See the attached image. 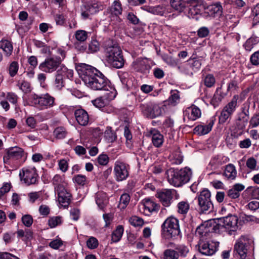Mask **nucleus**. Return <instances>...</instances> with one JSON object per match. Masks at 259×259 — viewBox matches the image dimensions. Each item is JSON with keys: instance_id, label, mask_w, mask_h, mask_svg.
Masks as SVG:
<instances>
[{"instance_id": "obj_26", "label": "nucleus", "mask_w": 259, "mask_h": 259, "mask_svg": "<svg viewBox=\"0 0 259 259\" xmlns=\"http://www.w3.org/2000/svg\"><path fill=\"white\" fill-rule=\"evenodd\" d=\"M152 141L156 147H160L163 143V136L158 131L154 130L152 133Z\"/></svg>"}, {"instance_id": "obj_44", "label": "nucleus", "mask_w": 259, "mask_h": 259, "mask_svg": "<svg viewBox=\"0 0 259 259\" xmlns=\"http://www.w3.org/2000/svg\"><path fill=\"white\" fill-rule=\"evenodd\" d=\"M176 252L174 249H166L163 253V259H178Z\"/></svg>"}, {"instance_id": "obj_57", "label": "nucleus", "mask_w": 259, "mask_h": 259, "mask_svg": "<svg viewBox=\"0 0 259 259\" xmlns=\"http://www.w3.org/2000/svg\"><path fill=\"white\" fill-rule=\"evenodd\" d=\"M256 160L253 157H250L247 159L246 165L247 167L251 171L256 169Z\"/></svg>"}, {"instance_id": "obj_29", "label": "nucleus", "mask_w": 259, "mask_h": 259, "mask_svg": "<svg viewBox=\"0 0 259 259\" xmlns=\"http://www.w3.org/2000/svg\"><path fill=\"white\" fill-rule=\"evenodd\" d=\"M238 95H234L231 100L223 108V109L232 115L235 112L237 106Z\"/></svg>"}, {"instance_id": "obj_47", "label": "nucleus", "mask_w": 259, "mask_h": 259, "mask_svg": "<svg viewBox=\"0 0 259 259\" xmlns=\"http://www.w3.org/2000/svg\"><path fill=\"white\" fill-rule=\"evenodd\" d=\"M55 85L58 89H61L64 86L63 75L59 70L57 71V74L56 76Z\"/></svg>"}, {"instance_id": "obj_32", "label": "nucleus", "mask_w": 259, "mask_h": 259, "mask_svg": "<svg viewBox=\"0 0 259 259\" xmlns=\"http://www.w3.org/2000/svg\"><path fill=\"white\" fill-rule=\"evenodd\" d=\"M174 250L177 253V256L178 259L180 257L184 258L186 257L189 251L188 247L184 244L177 245Z\"/></svg>"}, {"instance_id": "obj_10", "label": "nucleus", "mask_w": 259, "mask_h": 259, "mask_svg": "<svg viewBox=\"0 0 259 259\" xmlns=\"http://www.w3.org/2000/svg\"><path fill=\"white\" fill-rule=\"evenodd\" d=\"M61 63L62 59L60 57H50L39 65L38 68L43 72L52 73L57 70Z\"/></svg>"}, {"instance_id": "obj_59", "label": "nucleus", "mask_w": 259, "mask_h": 259, "mask_svg": "<svg viewBox=\"0 0 259 259\" xmlns=\"http://www.w3.org/2000/svg\"><path fill=\"white\" fill-rule=\"evenodd\" d=\"M54 19L57 25L62 26L65 22V16L62 14H57L54 16Z\"/></svg>"}, {"instance_id": "obj_31", "label": "nucleus", "mask_w": 259, "mask_h": 259, "mask_svg": "<svg viewBox=\"0 0 259 259\" xmlns=\"http://www.w3.org/2000/svg\"><path fill=\"white\" fill-rule=\"evenodd\" d=\"M0 49H2L6 53V55L10 56L13 52V46L11 42L7 39L0 41Z\"/></svg>"}, {"instance_id": "obj_35", "label": "nucleus", "mask_w": 259, "mask_h": 259, "mask_svg": "<svg viewBox=\"0 0 259 259\" xmlns=\"http://www.w3.org/2000/svg\"><path fill=\"white\" fill-rule=\"evenodd\" d=\"M144 208L145 211L150 213L157 209V205L150 199H145L144 200Z\"/></svg>"}, {"instance_id": "obj_15", "label": "nucleus", "mask_w": 259, "mask_h": 259, "mask_svg": "<svg viewBox=\"0 0 259 259\" xmlns=\"http://www.w3.org/2000/svg\"><path fill=\"white\" fill-rule=\"evenodd\" d=\"M221 221L223 223V226L228 230L230 235H233L238 229V219L235 215H228L221 219Z\"/></svg>"}, {"instance_id": "obj_37", "label": "nucleus", "mask_w": 259, "mask_h": 259, "mask_svg": "<svg viewBox=\"0 0 259 259\" xmlns=\"http://www.w3.org/2000/svg\"><path fill=\"white\" fill-rule=\"evenodd\" d=\"M123 233V227L121 225L118 226L112 234L111 239L112 241L114 242L119 241L122 236Z\"/></svg>"}, {"instance_id": "obj_1", "label": "nucleus", "mask_w": 259, "mask_h": 259, "mask_svg": "<svg viewBox=\"0 0 259 259\" xmlns=\"http://www.w3.org/2000/svg\"><path fill=\"white\" fill-rule=\"evenodd\" d=\"M76 70L85 84L94 90L110 91L112 88L106 77L96 68L85 64L76 66Z\"/></svg>"}, {"instance_id": "obj_16", "label": "nucleus", "mask_w": 259, "mask_h": 259, "mask_svg": "<svg viewBox=\"0 0 259 259\" xmlns=\"http://www.w3.org/2000/svg\"><path fill=\"white\" fill-rule=\"evenodd\" d=\"M114 172L115 179L117 182L123 181L128 177V165L122 162L116 161L114 164Z\"/></svg>"}, {"instance_id": "obj_64", "label": "nucleus", "mask_w": 259, "mask_h": 259, "mask_svg": "<svg viewBox=\"0 0 259 259\" xmlns=\"http://www.w3.org/2000/svg\"><path fill=\"white\" fill-rule=\"evenodd\" d=\"M252 15L254 20L259 22V4H257L252 10Z\"/></svg>"}, {"instance_id": "obj_43", "label": "nucleus", "mask_w": 259, "mask_h": 259, "mask_svg": "<svg viewBox=\"0 0 259 259\" xmlns=\"http://www.w3.org/2000/svg\"><path fill=\"white\" fill-rule=\"evenodd\" d=\"M204 228L208 229L210 231H215L219 229V225L217 224L213 220H209L201 224Z\"/></svg>"}, {"instance_id": "obj_62", "label": "nucleus", "mask_w": 259, "mask_h": 259, "mask_svg": "<svg viewBox=\"0 0 259 259\" xmlns=\"http://www.w3.org/2000/svg\"><path fill=\"white\" fill-rule=\"evenodd\" d=\"M251 127H255L259 125V114H254L249 121Z\"/></svg>"}, {"instance_id": "obj_63", "label": "nucleus", "mask_w": 259, "mask_h": 259, "mask_svg": "<svg viewBox=\"0 0 259 259\" xmlns=\"http://www.w3.org/2000/svg\"><path fill=\"white\" fill-rule=\"evenodd\" d=\"M246 207L251 210L255 211L259 208V201L256 200L252 201L248 203Z\"/></svg>"}, {"instance_id": "obj_19", "label": "nucleus", "mask_w": 259, "mask_h": 259, "mask_svg": "<svg viewBox=\"0 0 259 259\" xmlns=\"http://www.w3.org/2000/svg\"><path fill=\"white\" fill-rule=\"evenodd\" d=\"M201 112L197 106L193 105L186 109L184 112V118H187L189 120L194 121L200 117Z\"/></svg>"}, {"instance_id": "obj_27", "label": "nucleus", "mask_w": 259, "mask_h": 259, "mask_svg": "<svg viewBox=\"0 0 259 259\" xmlns=\"http://www.w3.org/2000/svg\"><path fill=\"white\" fill-rule=\"evenodd\" d=\"M68 135V131L64 126H58L55 128L53 131V135L56 140H62L65 139Z\"/></svg>"}, {"instance_id": "obj_55", "label": "nucleus", "mask_w": 259, "mask_h": 259, "mask_svg": "<svg viewBox=\"0 0 259 259\" xmlns=\"http://www.w3.org/2000/svg\"><path fill=\"white\" fill-rule=\"evenodd\" d=\"M19 89L25 93L31 91L30 83L26 81L23 80L21 83H18Z\"/></svg>"}, {"instance_id": "obj_49", "label": "nucleus", "mask_w": 259, "mask_h": 259, "mask_svg": "<svg viewBox=\"0 0 259 259\" xmlns=\"http://www.w3.org/2000/svg\"><path fill=\"white\" fill-rule=\"evenodd\" d=\"M180 99V96L178 92L172 93L168 99V104L172 106H175Z\"/></svg>"}, {"instance_id": "obj_17", "label": "nucleus", "mask_w": 259, "mask_h": 259, "mask_svg": "<svg viewBox=\"0 0 259 259\" xmlns=\"http://www.w3.org/2000/svg\"><path fill=\"white\" fill-rule=\"evenodd\" d=\"M58 196L59 203L66 208L68 206L70 202L71 194L67 192L65 187H60L58 190H55Z\"/></svg>"}, {"instance_id": "obj_28", "label": "nucleus", "mask_w": 259, "mask_h": 259, "mask_svg": "<svg viewBox=\"0 0 259 259\" xmlns=\"http://www.w3.org/2000/svg\"><path fill=\"white\" fill-rule=\"evenodd\" d=\"M224 97L225 95H224L221 92V88H218L210 101V104L214 107L218 106Z\"/></svg>"}, {"instance_id": "obj_11", "label": "nucleus", "mask_w": 259, "mask_h": 259, "mask_svg": "<svg viewBox=\"0 0 259 259\" xmlns=\"http://www.w3.org/2000/svg\"><path fill=\"white\" fill-rule=\"evenodd\" d=\"M101 5L97 0H88L81 8V15L84 19L98 13L101 10Z\"/></svg>"}, {"instance_id": "obj_53", "label": "nucleus", "mask_w": 259, "mask_h": 259, "mask_svg": "<svg viewBox=\"0 0 259 259\" xmlns=\"http://www.w3.org/2000/svg\"><path fill=\"white\" fill-rule=\"evenodd\" d=\"M162 60L168 65L170 66H176L177 64V61L171 56L166 54H164L162 56Z\"/></svg>"}, {"instance_id": "obj_12", "label": "nucleus", "mask_w": 259, "mask_h": 259, "mask_svg": "<svg viewBox=\"0 0 259 259\" xmlns=\"http://www.w3.org/2000/svg\"><path fill=\"white\" fill-rule=\"evenodd\" d=\"M19 176L21 180L28 186L35 184L37 182L38 175L35 167L23 168L20 171Z\"/></svg>"}, {"instance_id": "obj_51", "label": "nucleus", "mask_w": 259, "mask_h": 259, "mask_svg": "<svg viewBox=\"0 0 259 259\" xmlns=\"http://www.w3.org/2000/svg\"><path fill=\"white\" fill-rule=\"evenodd\" d=\"M231 115V114L223 109L219 116V123L221 124L224 123Z\"/></svg>"}, {"instance_id": "obj_38", "label": "nucleus", "mask_w": 259, "mask_h": 259, "mask_svg": "<svg viewBox=\"0 0 259 259\" xmlns=\"http://www.w3.org/2000/svg\"><path fill=\"white\" fill-rule=\"evenodd\" d=\"M73 181L80 186L83 187L88 184L89 181L85 176L82 175H75Z\"/></svg>"}, {"instance_id": "obj_58", "label": "nucleus", "mask_w": 259, "mask_h": 259, "mask_svg": "<svg viewBox=\"0 0 259 259\" xmlns=\"http://www.w3.org/2000/svg\"><path fill=\"white\" fill-rule=\"evenodd\" d=\"M109 161V158L107 154H102L98 157V163L102 165H106Z\"/></svg>"}, {"instance_id": "obj_56", "label": "nucleus", "mask_w": 259, "mask_h": 259, "mask_svg": "<svg viewBox=\"0 0 259 259\" xmlns=\"http://www.w3.org/2000/svg\"><path fill=\"white\" fill-rule=\"evenodd\" d=\"M22 222L23 224L27 227H30L33 223V218L29 214H25L22 217Z\"/></svg>"}, {"instance_id": "obj_52", "label": "nucleus", "mask_w": 259, "mask_h": 259, "mask_svg": "<svg viewBox=\"0 0 259 259\" xmlns=\"http://www.w3.org/2000/svg\"><path fill=\"white\" fill-rule=\"evenodd\" d=\"M99 44L96 40H93L89 44V51L90 53L96 52L99 50Z\"/></svg>"}, {"instance_id": "obj_42", "label": "nucleus", "mask_w": 259, "mask_h": 259, "mask_svg": "<svg viewBox=\"0 0 259 259\" xmlns=\"http://www.w3.org/2000/svg\"><path fill=\"white\" fill-rule=\"evenodd\" d=\"M147 11L154 15L163 16L165 12V8L162 6L158 5L155 7H150Z\"/></svg>"}, {"instance_id": "obj_13", "label": "nucleus", "mask_w": 259, "mask_h": 259, "mask_svg": "<svg viewBox=\"0 0 259 259\" xmlns=\"http://www.w3.org/2000/svg\"><path fill=\"white\" fill-rule=\"evenodd\" d=\"M177 195L175 190L165 189L157 191L156 197L163 206L169 207L173 202L174 197Z\"/></svg>"}, {"instance_id": "obj_36", "label": "nucleus", "mask_w": 259, "mask_h": 259, "mask_svg": "<svg viewBox=\"0 0 259 259\" xmlns=\"http://www.w3.org/2000/svg\"><path fill=\"white\" fill-rule=\"evenodd\" d=\"M104 138L108 143H113L116 139V133L111 130V127H107L104 132Z\"/></svg>"}, {"instance_id": "obj_6", "label": "nucleus", "mask_w": 259, "mask_h": 259, "mask_svg": "<svg viewBox=\"0 0 259 259\" xmlns=\"http://www.w3.org/2000/svg\"><path fill=\"white\" fill-rule=\"evenodd\" d=\"M211 197V192L206 188H204L198 194L196 199L198 202V211L200 213H208L213 210V204Z\"/></svg>"}, {"instance_id": "obj_60", "label": "nucleus", "mask_w": 259, "mask_h": 259, "mask_svg": "<svg viewBox=\"0 0 259 259\" xmlns=\"http://www.w3.org/2000/svg\"><path fill=\"white\" fill-rule=\"evenodd\" d=\"M209 34V30L206 27H202L197 31V35L199 37L203 38L207 36Z\"/></svg>"}, {"instance_id": "obj_30", "label": "nucleus", "mask_w": 259, "mask_h": 259, "mask_svg": "<svg viewBox=\"0 0 259 259\" xmlns=\"http://www.w3.org/2000/svg\"><path fill=\"white\" fill-rule=\"evenodd\" d=\"M111 14L118 17L122 14V8L121 2L119 0H115L110 8Z\"/></svg>"}, {"instance_id": "obj_34", "label": "nucleus", "mask_w": 259, "mask_h": 259, "mask_svg": "<svg viewBox=\"0 0 259 259\" xmlns=\"http://www.w3.org/2000/svg\"><path fill=\"white\" fill-rule=\"evenodd\" d=\"M178 212L183 215H186L189 210L190 204L187 201H182L177 204Z\"/></svg>"}, {"instance_id": "obj_25", "label": "nucleus", "mask_w": 259, "mask_h": 259, "mask_svg": "<svg viewBox=\"0 0 259 259\" xmlns=\"http://www.w3.org/2000/svg\"><path fill=\"white\" fill-rule=\"evenodd\" d=\"M224 176L229 180H234L237 176L235 166L231 163L227 164L224 172Z\"/></svg>"}, {"instance_id": "obj_18", "label": "nucleus", "mask_w": 259, "mask_h": 259, "mask_svg": "<svg viewBox=\"0 0 259 259\" xmlns=\"http://www.w3.org/2000/svg\"><path fill=\"white\" fill-rule=\"evenodd\" d=\"M115 96L112 91H107V93L103 96L97 98L92 101L93 105L97 108H101L105 107L108 104L110 100L115 98Z\"/></svg>"}, {"instance_id": "obj_61", "label": "nucleus", "mask_w": 259, "mask_h": 259, "mask_svg": "<svg viewBox=\"0 0 259 259\" xmlns=\"http://www.w3.org/2000/svg\"><path fill=\"white\" fill-rule=\"evenodd\" d=\"M250 61L253 65H259V51H256L251 55Z\"/></svg>"}, {"instance_id": "obj_14", "label": "nucleus", "mask_w": 259, "mask_h": 259, "mask_svg": "<svg viewBox=\"0 0 259 259\" xmlns=\"http://www.w3.org/2000/svg\"><path fill=\"white\" fill-rule=\"evenodd\" d=\"M23 149L19 147H12L6 149V154L3 157L4 162L10 164L11 161L18 160L24 156Z\"/></svg>"}, {"instance_id": "obj_24", "label": "nucleus", "mask_w": 259, "mask_h": 259, "mask_svg": "<svg viewBox=\"0 0 259 259\" xmlns=\"http://www.w3.org/2000/svg\"><path fill=\"white\" fill-rule=\"evenodd\" d=\"M214 121L211 120L207 125H198L194 128V133L199 135H206L211 130Z\"/></svg>"}, {"instance_id": "obj_21", "label": "nucleus", "mask_w": 259, "mask_h": 259, "mask_svg": "<svg viewBox=\"0 0 259 259\" xmlns=\"http://www.w3.org/2000/svg\"><path fill=\"white\" fill-rule=\"evenodd\" d=\"M74 116L77 123L81 126H86L89 122V115L83 109H77L74 111Z\"/></svg>"}, {"instance_id": "obj_23", "label": "nucleus", "mask_w": 259, "mask_h": 259, "mask_svg": "<svg viewBox=\"0 0 259 259\" xmlns=\"http://www.w3.org/2000/svg\"><path fill=\"white\" fill-rule=\"evenodd\" d=\"M190 1L186 2L184 0H170L169 4L171 8L175 11L179 13H182L186 8L187 4L190 5ZM190 8V5L189 6Z\"/></svg>"}, {"instance_id": "obj_39", "label": "nucleus", "mask_w": 259, "mask_h": 259, "mask_svg": "<svg viewBox=\"0 0 259 259\" xmlns=\"http://www.w3.org/2000/svg\"><path fill=\"white\" fill-rule=\"evenodd\" d=\"M52 183L54 186L55 190H58L59 188L61 187H65V183L63 181V178L59 175H56L54 177L52 180Z\"/></svg>"}, {"instance_id": "obj_41", "label": "nucleus", "mask_w": 259, "mask_h": 259, "mask_svg": "<svg viewBox=\"0 0 259 259\" xmlns=\"http://www.w3.org/2000/svg\"><path fill=\"white\" fill-rule=\"evenodd\" d=\"M131 199L130 195L127 193L122 194L120 198L119 207L121 209H124L128 204Z\"/></svg>"}, {"instance_id": "obj_33", "label": "nucleus", "mask_w": 259, "mask_h": 259, "mask_svg": "<svg viewBox=\"0 0 259 259\" xmlns=\"http://www.w3.org/2000/svg\"><path fill=\"white\" fill-rule=\"evenodd\" d=\"M95 200L99 207L101 209H104L106 203L105 194L102 192L97 193L95 196Z\"/></svg>"}, {"instance_id": "obj_20", "label": "nucleus", "mask_w": 259, "mask_h": 259, "mask_svg": "<svg viewBox=\"0 0 259 259\" xmlns=\"http://www.w3.org/2000/svg\"><path fill=\"white\" fill-rule=\"evenodd\" d=\"M142 110L148 117L151 118L160 116L162 113L161 108L157 105H143Z\"/></svg>"}, {"instance_id": "obj_7", "label": "nucleus", "mask_w": 259, "mask_h": 259, "mask_svg": "<svg viewBox=\"0 0 259 259\" xmlns=\"http://www.w3.org/2000/svg\"><path fill=\"white\" fill-rule=\"evenodd\" d=\"M220 243L218 241L208 239L206 237L200 238L196 248L203 255L210 256L214 254L218 250Z\"/></svg>"}, {"instance_id": "obj_45", "label": "nucleus", "mask_w": 259, "mask_h": 259, "mask_svg": "<svg viewBox=\"0 0 259 259\" xmlns=\"http://www.w3.org/2000/svg\"><path fill=\"white\" fill-rule=\"evenodd\" d=\"M19 69V64L17 62L13 61L9 65L8 70L10 75L11 77L15 76Z\"/></svg>"}, {"instance_id": "obj_50", "label": "nucleus", "mask_w": 259, "mask_h": 259, "mask_svg": "<svg viewBox=\"0 0 259 259\" xmlns=\"http://www.w3.org/2000/svg\"><path fill=\"white\" fill-rule=\"evenodd\" d=\"M99 245V242L97 238L94 237H91L87 241V245L90 249H95Z\"/></svg>"}, {"instance_id": "obj_46", "label": "nucleus", "mask_w": 259, "mask_h": 259, "mask_svg": "<svg viewBox=\"0 0 259 259\" xmlns=\"http://www.w3.org/2000/svg\"><path fill=\"white\" fill-rule=\"evenodd\" d=\"M75 38L80 42L84 41L88 38V33L82 30H78L75 32Z\"/></svg>"}, {"instance_id": "obj_5", "label": "nucleus", "mask_w": 259, "mask_h": 259, "mask_svg": "<svg viewBox=\"0 0 259 259\" xmlns=\"http://www.w3.org/2000/svg\"><path fill=\"white\" fill-rule=\"evenodd\" d=\"M106 60L111 66L115 68H121L124 64L122 51L119 47L115 45L106 48Z\"/></svg>"}, {"instance_id": "obj_8", "label": "nucleus", "mask_w": 259, "mask_h": 259, "mask_svg": "<svg viewBox=\"0 0 259 259\" xmlns=\"http://www.w3.org/2000/svg\"><path fill=\"white\" fill-rule=\"evenodd\" d=\"M253 240L248 236L242 235L239 238L234 244V249L241 259H245L249 250L253 246Z\"/></svg>"}, {"instance_id": "obj_3", "label": "nucleus", "mask_w": 259, "mask_h": 259, "mask_svg": "<svg viewBox=\"0 0 259 259\" xmlns=\"http://www.w3.org/2000/svg\"><path fill=\"white\" fill-rule=\"evenodd\" d=\"M166 173L169 184L177 187H181L188 183L192 175L191 169L187 167L180 170L169 169Z\"/></svg>"}, {"instance_id": "obj_4", "label": "nucleus", "mask_w": 259, "mask_h": 259, "mask_svg": "<svg viewBox=\"0 0 259 259\" xmlns=\"http://www.w3.org/2000/svg\"><path fill=\"white\" fill-rule=\"evenodd\" d=\"M162 235L168 240L175 239L180 234L179 220L173 217L167 218L161 225Z\"/></svg>"}, {"instance_id": "obj_22", "label": "nucleus", "mask_w": 259, "mask_h": 259, "mask_svg": "<svg viewBox=\"0 0 259 259\" xmlns=\"http://www.w3.org/2000/svg\"><path fill=\"white\" fill-rule=\"evenodd\" d=\"M135 70L142 73H146L150 68V66L147 60L143 58H138L132 64Z\"/></svg>"}, {"instance_id": "obj_9", "label": "nucleus", "mask_w": 259, "mask_h": 259, "mask_svg": "<svg viewBox=\"0 0 259 259\" xmlns=\"http://www.w3.org/2000/svg\"><path fill=\"white\" fill-rule=\"evenodd\" d=\"M31 104L41 109L47 108L54 105L55 99L48 94L39 96L36 94L32 95L30 97Z\"/></svg>"}, {"instance_id": "obj_40", "label": "nucleus", "mask_w": 259, "mask_h": 259, "mask_svg": "<svg viewBox=\"0 0 259 259\" xmlns=\"http://www.w3.org/2000/svg\"><path fill=\"white\" fill-rule=\"evenodd\" d=\"M204 84L207 88H211L215 84V78L212 74H208L203 78Z\"/></svg>"}, {"instance_id": "obj_2", "label": "nucleus", "mask_w": 259, "mask_h": 259, "mask_svg": "<svg viewBox=\"0 0 259 259\" xmlns=\"http://www.w3.org/2000/svg\"><path fill=\"white\" fill-rule=\"evenodd\" d=\"M190 8H189L188 16L197 21L199 19L203 11L212 17L221 15L222 12V7L220 3H216L207 7L204 0H190Z\"/></svg>"}, {"instance_id": "obj_54", "label": "nucleus", "mask_w": 259, "mask_h": 259, "mask_svg": "<svg viewBox=\"0 0 259 259\" xmlns=\"http://www.w3.org/2000/svg\"><path fill=\"white\" fill-rule=\"evenodd\" d=\"M210 232V230L204 228V227L201 224L196 229V233L199 235L200 238L202 237H206V234Z\"/></svg>"}, {"instance_id": "obj_48", "label": "nucleus", "mask_w": 259, "mask_h": 259, "mask_svg": "<svg viewBox=\"0 0 259 259\" xmlns=\"http://www.w3.org/2000/svg\"><path fill=\"white\" fill-rule=\"evenodd\" d=\"M62 223V218L60 216L54 217L48 221L49 226L51 228H54Z\"/></svg>"}]
</instances>
